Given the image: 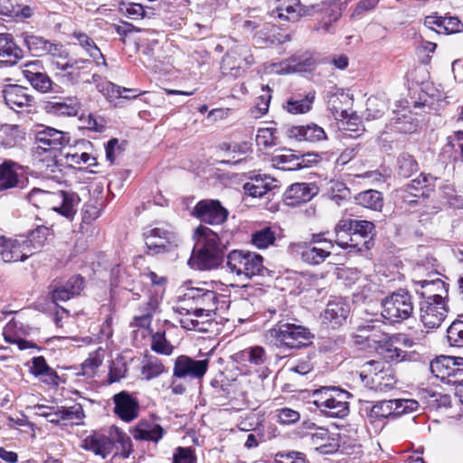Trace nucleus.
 Segmentation results:
<instances>
[{
    "label": "nucleus",
    "mask_w": 463,
    "mask_h": 463,
    "mask_svg": "<svg viewBox=\"0 0 463 463\" xmlns=\"http://www.w3.org/2000/svg\"><path fill=\"white\" fill-rule=\"evenodd\" d=\"M193 238L195 242L191 261L200 270H212L223 262L232 233L228 230H222L218 233L210 227L200 224L194 231Z\"/></svg>",
    "instance_id": "f257e3e1"
},
{
    "label": "nucleus",
    "mask_w": 463,
    "mask_h": 463,
    "mask_svg": "<svg viewBox=\"0 0 463 463\" xmlns=\"http://www.w3.org/2000/svg\"><path fill=\"white\" fill-rule=\"evenodd\" d=\"M335 243L348 252L363 253L374 246L376 227L373 222L341 219L335 227Z\"/></svg>",
    "instance_id": "f03ea898"
},
{
    "label": "nucleus",
    "mask_w": 463,
    "mask_h": 463,
    "mask_svg": "<svg viewBox=\"0 0 463 463\" xmlns=\"http://www.w3.org/2000/svg\"><path fill=\"white\" fill-rule=\"evenodd\" d=\"M26 199L37 209L52 210L67 219H72L77 213L79 195L63 189L49 191L34 187Z\"/></svg>",
    "instance_id": "7ed1b4c3"
},
{
    "label": "nucleus",
    "mask_w": 463,
    "mask_h": 463,
    "mask_svg": "<svg viewBox=\"0 0 463 463\" xmlns=\"http://www.w3.org/2000/svg\"><path fill=\"white\" fill-rule=\"evenodd\" d=\"M142 238L147 256L167 254L178 247L176 232L169 223L156 222L144 227Z\"/></svg>",
    "instance_id": "20e7f679"
},
{
    "label": "nucleus",
    "mask_w": 463,
    "mask_h": 463,
    "mask_svg": "<svg viewBox=\"0 0 463 463\" xmlns=\"http://www.w3.org/2000/svg\"><path fill=\"white\" fill-rule=\"evenodd\" d=\"M207 285L204 282L203 287L187 288L183 295V300L191 306V310H194L196 317H211L219 307L223 308L227 306L226 297L208 288Z\"/></svg>",
    "instance_id": "39448f33"
},
{
    "label": "nucleus",
    "mask_w": 463,
    "mask_h": 463,
    "mask_svg": "<svg viewBox=\"0 0 463 463\" xmlns=\"http://www.w3.org/2000/svg\"><path fill=\"white\" fill-rule=\"evenodd\" d=\"M47 55L57 69L67 71L63 76L71 84L79 83L82 80V71L89 69L91 64L89 59L73 58L61 43H52Z\"/></svg>",
    "instance_id": "423d86ee"
},
{
    "label": "nucleus",
    "mask_w": 463,
    "mask_h": 463,
    "mask_svg": "<svg viewBox=\"0 0 463 463\" xmlns=\"http://www.w3.org/2000/svg\"><path fill=\"white\" fill-rule=\"evenodd\" d=\"M382 316L390 324L409 319L414 310L412 297L405 288H398L382 300Z\"/></svg>",
    "instance_id": "0eeeda50"
},
{
    "label": "nucleus",
    "mask_w": 463,
    "mask_h": 463,
    "mask_svg": "<svg viewBox=\"0 0 463 463\" xmlns=\"http://www.w3.org/2000/svg\"><path fill=\"white\" fill-rule=\"evenodd\" d=\"M226 259L229 271L246 279L262 275L265 269L263 257L253 251L232 250L227 254Z\"/></svg>",
    "instance_id": "6e6552de"
},
{
    "label": "nucleus",
    "mask_w": 463,
    "mask_h": 463,
    "mask_svg": "<svg viewBox=\"0 0 463 463\" xmlns=\"http://www.w3.org/2000/svg\"><path fill=\"white\" fill-rule=\"evenodd\" d=\"M71 141L69 132H64L52 127H46L35 134V146L33 148V158L44 155H61V150Z\"/></svg>",
    "instance_id": "1a4fd4ad"
},
{
    "label": "nucleus",
    "mask_w": 463,
    "mask_h": 463,
    "mask_svg": "<svg viewBox=\"0 0 463 463\" xmlns=\"http://www.w3.org/2000/svg\"><path fill=\"white\" fill-rule=\"evenodd\" d=\"M316 439H329L327 444H321L317 452L323 455L339 452L356 458L363 453L361 444L354 438L346 434L331 433L328 430H321Z\"/></svg>",
    "instance_id": "9d476101"
},
{
    "label": "nucleus",
    "mask_w": 463,
    "mask_h": 463,
    "mask_svg": "<svg viewBox=\"0 0 463 463\" xmlns=\"http://www.w3.org/2000/svg\"><path fill=\"white\" fill-rule=\"evenodd\" d=\"M276 323L265 333L267 343L279 349L289 348V310L285 307L269 310Z\"/></svg>",
    "instance_id": "9b49d317"
},
{
    "label": "nucleus",
    "mask_w": 463,
    "mask_h": 463,
    "mask_svg": "<svg viewBox=\"0 0 463 463\" xmlns=\"http://www.w3.org/2000/svg\"><path fill=\"white\" fill-rule=\"evenodd\" d=\"M85 433L86 435L81 439L80 443V447L83 450L90 452L103 459L113 453L112 425L108 430H92Z\"/></svg>",
    "instance_id": "f8f14e48"
},
{
    "label": "nucleus",
    "mask_w": 463,
    "mask_h": 463,
    "mask_svg": "<svg viewBox=\"0 0 463 463\" xmlns=\"http://www.w3.org/2000/svg\"><path fill=\"white\" fill-rule=\"evenodd\" d=\"M191 215L203 223L221 225L229 216V211L216 199L200 200L193 208Z\"/></svg>",
    "instance_id": "ddd939ff"
},
{
    "label": "nucleus",
    "mask_w": 463,
    "mask_h": 463,
    "mask_svg": "<svg viewBox=\"0 0 463 463\" xmlns=\"http://www.w3.org/2000/svg\"><path fill=\"white\" fill-rule=\"evenodd\" d=\"M158 420L157 415L150 413L131 427L129 433L137 441H146L156 445L166 434V430L158 423Z\"/></svg>",
    "instance_id": "4468645a"
},
{
    "label": "nucleus",
    "mask_w": 463,
    "mask_h": 463,
    "mask_svg": "<svg viewBox=\"0 0 463 463\" xmlns=\"http://www.w3.org/2000/svg\"><path fill=\"white\" fill-rule=\"evenodd\" d=\"M209 368V360H195L188 355L181 354L175 359L173 367V379H198L203 378Z\"/></svg>",
    "instance_id": "2eb2a0df"
},
{
    "label": "nucleus",
    "mask_w": 463,
    "mask_h": 463,
    "mask_svg": "<svg viewBox=\"0 0 463 463\" xmlns=\"http://www.w3.org/2000/svg\"><path fill=\"white\" fill-rule=\"evenodd\" d=\"M113 412L122 421L129 423L138 418L140 404L138 399L128 391H121L112 396Z\"/></svg>",
    "instance_id": "dca6fc26"
},
{
    "label": "nucleus",
    "mask_w": 463,
    "mask_h": 463,
    "mask_svg": "<svg viewBox=\"0 0 463 463\" xmlns=\"http://www.w3.org/2000/svg\"><path fill=\"white\" fill-rule=\"evenodd\" d=\"M449 308L445 300H420V319L428 328H438L448 316Z\"/></svg>",
    "instance_id": "f3484780"
},
{
    "label": "nucleus",
    "mask_w": 463,
    "mask_h": 463,
    "mask_svg": "<svg viewBox=\"0 0 463 463\" xmlns=\"http://www.w3.org/2000/svg\"><path fill=\"white\" fill-rule=\"evenodd\" d=\"M392 402L383 400L377 402L364 401L360 402L359 414L372 425H383L384 420L392 417Z\"/></svg>",
    "instance_id": "a211bd4d"
},
{
    "label": "nucleus",
    "mask_w": 463,
    "mask_h": 463,
    "mask_svg": "<svg viewBox=\"0 0 463 463\" xmlns=\"http://www.w3.org/2000/svg\"><path fill=\"white\" fill-rule=\"evenodd\" d=\"M0 255L5 262L24 261L33 255L24 237L8 239L0 236Z\"/></svg>",
    "instance_id": "6ab92c4d"
},
{
    "label": "nucleus",
    "mask_w": 463,
    "mask_h": 463,
    "mask_svg": "<svg viewBox=\"0 0 463 463\" xmlns=\"http://www.w3.org/2000/svg\"><path fill=\"white\" fill-rule=\"evenodd\" d=\"M2 96L6 106L13 110L24 109L34 104V97L30 90L19 84H5Z\"/></svg>",
    "instance_id": "aec40b11"
},
{
    "label": "nucleus",
    "mask_w": 463,
    "mask_h": 463,
    "mask_svg": "<svg viewBox=\"0 0 463 463\" xmlns=\"http://www.w3.org/2000/svg\"><path fill=\"white\" fill-rule=\"evenodd\" d=\"M24 166L13 160H5L0 164V191L13 188H24L28 178H24Z\"/></svg>",
    "instance_id": "412c9836"
},
{
    "label": "nucleus",
    "mask_w": 463,
    "mask_h": 463,
    "mask_svg": "<svg viewBox=\"0 0 463 463\" xmlns=\"http://www.w3.org/2000/svg\"><path fill=\"white\" fill-rule=\"evenodd\" d=\"M22 74L30 85L42 94L52 92L57 86L47 72L40 70L38 61L26 63L22 70Z\"/></svg>",
    "instance_id": "4be33fe9"
},
{
    "label": "nucleus",
    "mask_w": 463,
    "mask_h": 463,
    "mask_svg": "<svg viewBox=\"0 0 463 463\" xmlns=\"http://www.w3.org/2000/svg\"><path fill=\"white\" fill-rule=\"evenodd\" d=\"M84 288V279L80 275L71 276L63 285H51L49 296L57 304L59 301H68L77 297Z\"/></svg>",
    "instance_id": "5701e85b"
},
{
    "label": "nucleus",
    "mask_w": 463,
    "mask_h": 463,
    "mask_svg": "<svg viewBox=\"0 0 463 463\" xmlns=\"http://www.w3.org/2000/svg\"><path fill=\"white\" fill-rule=\"evenodd\" d=\"M350 315V305L342 298L331 300L322 315L323 324L333 329L342 326Z\"/></svg>",
    "instance_id": "b1692460"
},
{
    "label": "nucleus",
    "mask_w": 463,
    "mask_h": 463,
    "mask_svg": "<svg viewBox=\"0 0 463 463\" xmlns=\"http://www.w3.org/2000/svg\"><path fill=\"white\" fill-rule=\"evenodd\" d=\"M61 155H44L39 158H33V165L46 178L56 181L61 184L64 182L62 165L59 164L58 157Z\"/></svg>",
    "instance_id": "393cba45"
},
{
    "label": "nucleus",
    "mask_w": 463,
    "mask_h": 463,
    "mask_svg": "<svg viewBox=\"0 0 463 463\" xmlns=\"http://www.w3.org/2000/svg\"><path fill=\"white\" fill-rule=\"evenodd\" d=\"M436 177L420 173L416 178L402 185L398 192L415 194L418 198H429L435 190Z\"/></svg>",
    "instance_id": "a878e982"
},
{
    "label": "nucleus",
    "mask_w": 463,
    "mask_h": 463,
    "mask_svg": "<svg viewBox=\"0 0 463 463\" xmlns=\"http://www.w3.org/2000/svg\"><path fill=\"white\" fill-rule=\"evenodd\" d=\"M416 285L420 286V289H416L417 294L420 297L421 300L437 301L445 300L448 298L449 284L445 283L440 279L433 280H420L416 282Z\"/></svg>",
    "instance_id": "bb28decb"
},
{
    "label": "nucleus",
    "mask_w": 463,
    "mask_h": 463,
    "mask_svg": "<svg viewBox=\"0 0 463 463\" xmlns=\"http://www.w3.org/2000/svg\"><path fill=\"white\" fill-rule=\"evenodd\" d=\"M43 109L58 117H75L80 109V102L76 97H66L62 101L47 100L43 102Z\"/></svg>",
    "instance_id": "cd10ccee"
},
{
    "label": "nucleus",
    "mask_w": 463,
    "mask_h": 463,
    "mask_svg": "<svg viewBox=\"0 0 463 463\" xmlns=\"http://www.w3.org/2000/svg\"><path fill=\"white\" fill-rule=\"evenodd\" d=\"M453 355H439L433 359L430 364V369L432 374L442 382H450L451 377L457 376V370Z\"/></svg>",
    "instance_id": "c85d7f7f"
},
{
    "label": "nucleus",
    "mask_w": 463,
    "mask_h": 463,
    "mask_svg": "<svg viewBox=\"0 0 463 463\" xmlns=\"http://www.w3.org/2000/svg\"><path fill=\"white\" fill-rule=\"evenodd\" d=\"M233 360L243 366H260L265 364L268 356L264 347L250 346L233 354Z\"/></svg>",
    "instance_id": "c756f323"
},
{
    "label": "nucleus",
    "mask_w": 463,
    "mask_h": 463,
    "mask_svg": "<svg viewBox=\"0 0 463 463\" xmlns=\"http://www.w3.org/2000/svg\"><path fill=\"white\" fill-rule=\"evenodd\" d=\"M291 138L299 142L315 143L327 139V136L323 128L310 123L305 126H291Z\"/></svg>",
    "instance_id": "7c9ffc66"
},
{
    "label": "nucleus",
    "mask_w": 463,
    "mask_h": 463,
    "mask_svg": "<svg viewBox=\"0 0 463 463\" xmlns=\"http://www.w3.org/2000/svg\"><path fill=\"white\" fill-rule=\"evenodd\" d=\"M274 179L264 175H254L250 178L243 185V189L246 194L254 198H261L273 188L276 187L273 184Z\"/></svg>",
    "instance_id": "2f4dec72"
},
{
    "label": "nucleus",
    "mask_w": 463,
    "mask_h": 463,
    "mask_svg": "<svg viewBox=\"0 0 463 463\" xmlns=\"http://www.w3.org/2000/svg\"><path fill=\"white\" fill-rule=\"evenodd\" d=\"M112 431L113 451L117 449L114 457H119L123 459L128 458L134 452L131 438L117 425H112Z\"/></svg>",
    "instance_id": "473e14b6"
},
{
    "label": "nucleus",
    "mask_w": 463,
    "mask_h": 463,
    "mask_svg": "<svg viewBox=\"0 0 463 463\" xmlns=\"http://www.w3.org/2000/svg\"><path fill=\"white\" fill-rule=\"evenodd\" d=\"M71 37L77 40L78 44L92 58L96 65H107L106 59L100 49L87 33L80 31H74L71 33Z\"/></svg>",
    "instance_id": "72a5a7b5"
},
{
    "label": "nucleus",
    "mask_w": 463,
    "mask_h": 463,
    "mask_svg": "<svg viewBox=\"0 0 463 463\" xmlns=\"http://www.w3.org/2000/svg\"><path fill=\"white\" fill-rule=\"evenodd\" d=\"M318 193V187L315 183L291 184V207L306 203Z\"/></svg>",
    "instance_id": "f704fd0d"
},
{
    "label": "nucleus",
    "mask_w": 463,
    "mask_h": 463,
    "mask_svg": "<svg viewBox=\"0 0 463 463\" xmlns=\"http://www.w3.org/2000/svg\"><path fill=\"white\" fill-rule=\"evenodd\" d=\"M167 372L168 368L156 356L146 355L141 363L140 374L146 381H151Z\"/></svg>",
    "instance_id": "c9c22d12"
},
{
    "label": "nucleus",
    "mask_w": 463,
    "mask_h": 463,
    "mask_svg": "<svg viewBox=\"0 0 463 463\" xmlns=\"http://www.w3.org/2000/svg\"><path fill=\"white\" fill-rule=\"evenodd\" d=\"M317 59L315 53L310 51H297L291 54V73H310L316 68Z\"/></svg>",
    "instance_id": "e433bc0d"
},
{
    "label": "nucleus",
    "mask_w": 463,
    "mask_h": 463,
    "mask_svg": "<svg viewBox=\"0 0 463 463\" xmlns=\"http://www.w3.org/2000/svg\"><path fill=\"white\" fill-rule=\"evenodd\" d=\"M179 313L182 316L180 318L181 326L186 330H194L198 332H209L210 326L213 324L212 318H207L205 321H199L200 317L194 315V310L179 307Z\"/></svg>",
    "instance_id": "4c0bfd02"
},
{
    "label": "nucleus",
    "mask_w": 463,
    "mask_h": 463,
    "mask_svg": "<svg viewBox=\"0 0 463 463\" xmlns=\"http://www.w3.org/2000/svg\"><path fill=\"white\" fill-rule=\"evenodd\" d=\"M54 415L61 416L63 421H68L71 425L80 426L84 424L86 414L83 406L80 403H74L71 406H58Z\"/></svg>",
    "instance_id": "58836bf2"
},
{
    "label": "nucleus",
    "mask_w": 463,
    "mask_h": 463,
    "mask_svg": "<svg viewBox=\"0 0 463 463\" xmlns=\"http://www.w3.org/2000/svg\"><path fill=\"white\" fill-rule=\"evenodd\" d=\"M354 201L358 205L376 212H381L384 204L383 194L374 189L360 192Z\"/></svg>",
    "instance_id": "ea45409f"
},
{
    "label": "nucleus",
    "mask_w": 463,
    "mask_h": 463,
    "mask_svg": "<svg viewBox=\"0 0 463 463\" xmlns=\"http://www.w3.org/2000/svg\"><path fill=\"white\" fill-rule=\"evenodd\" d=\"M342 397L334 396L333 399L320 402V406H323L322 415L330 418H345L349 413V402L342 401Z\"/></svg>",
    "instance_id": "a19ab883"
},
{
    "label": "nucleus",
    "mask_w": 463,
    "mask_h": 463,
    "mask_svg": "<svg viewBox=\"0 0 463 463\" xmlns=\"http://www.w3.org/2000/svg\"><path fill=\"white\" fill-rule=\"evenodd\" d=\"M419 163L408 152L399 154L395 161V172L401 178H409L419 171Z\"/></svg>",
    "instance_id": "79ce46f5"
},
{
    "label": "nucleus",
    "mask_w": 463,
    "mask_h": 463,
    "mask_svg": "<svg viewBox=\"0 0 463 463\" xmlns=\"http://www.w3.org/2000/svg\"><path fill=\"white\" fill-rule=\"evenodd\" d=\"M324 10L325 8L321 5L310 3L308 0H291V22L298 21L302 17L312 16L315 13Z\"/></svg>",
    "instance_id": "37998d69"
},
{
    "label": "nucleus",
    "mask_w": 463,
    "mask_h": 463,
    "mask_svg": "<svg viewBox=\"0 0 463 463\" xmlns=\"http://www.w3.org/2000/svg\"><path fill=\"white\" fill-rule=\"evenodd\" d=\"M315 335L308 327L291 323V351L308 347Z\"/></svg>",
    "instance_id": "c03bdc74"
},
{
    "label": "nucleus",
    "mask_w": 463,
    "mask_h": 463,
    "mask_svg": "<svg viewBox=\"0 0 463 463\" xmlns=\"http://www.w3.org/2000/svg\"><path fill=\"white\" fill-rule=\"evenodd\" d=\"M0 56L13 63L23 57L22 49L16 45L9 33H0Z\"/></svg>",
    "instance_id": "a18cd8bd"
},
{
    "label": "nucleus",
    "mask_w": 463,
    "mask_h": 463,
    "mask_svg": "<svg viewBox=\"0 0 463 463\" xmlns=\"http://www.w3.org/2000/svg\"><path fill=\"white\" fill-rule=\"evenodd\" d=\"M51 234L52 229L44 225H38L34 230L29 232L24 240L28 247L33 250V255L41 250Z\"/></svg>",
    "instance_id": "49530a36"
},
{
    "label": "nucleus",
    "mask_w": 463,
    "mask_h": 463,
    "mask_svg": "<svg viewBox=\"0 0 463 463\" xmlns=\"http://www.w3.org/2000/svg\"><path fill=\"white\" fill-rule=\"evenodd\" d=\"M321 156L317 153H304L291 149V172L310 168L319 163Z\"/></svg>",
    "instance_id": "de8ad7c7"
},
{
    "label": "nucleus",
    "mask_w": 463,
    "mask_h": 463,
    "mask_svg": "<svg viewBox=\"0 0 463 463\" xmlns=\"http://www.w3.org/2000/svg\"><path fill=\"white\" fill-rule=\"evenodd\" d=\"M421 399L430 410H439L451 406V397L449 394L436 392L432 390H423Z\"/></svg>",
    "instance_id": "09e8293b"
},
{
    "label": "nucleus",
    "mask_w": 463,
    "mask_h": 463,
    "mask_svg": "<svg viewBox=\"0 0 463 463\" xmlns=\"http://www.w3.org/2000/svg\"><path fill=\"white\" fill-rule=\"evenodd\" d=\"M24 43L31 54L35 57L46 56L52 43L43 36L34 34L26 35Z\"/></svg>",
    "instance_id": "8fccbe9b"
},
{
    "label": "nucleus",
    "mask_w": 463,
    "mask_h": 463,
    "mask_svg": "<svg viewBox=\"0 0 463 463\" xmlns=\"http://www.w3.org/2000/svg\"><path fill=\"white\" fill-rule=\"evenodd\" d=\"M150 348L158 354L169 356L174 352V345L165 335V331H157L153 333L150 337Z\"/></svg>",
    "instance_id": "3c124183"
},
{
    "label": "nucleus",
    "mask_w": 463,
    "mask_h": 463,
    "mask_svg": "<svg viewBox=\"0 0 463 463\" xmlns=\"http://www.w3.org/2000/svg\"><path fill=\"white\" fill-rule=\"evenodd\" d=\"M447 342L452 347H463V314L450 324L446 332Z\"/></svg>",
    "instance_id": "603ef678"
},
{
    "label": "nucleus",
    "mask_w": 463,
    "mask_h": 463,
    "mask_svg": "<svg viewBox=\"0 0 463 463\" xmlns=\"http://www.w3.org/2000/svg\"><path fill=\"white\" fill-rule=\"evenodd\" d=\"M128 371V364L123 357L118 356L111 360L109 365L107 383L110 385L120 382L122 379L126 378Z\"/></svg>",
    "instance_id": "864d4df0"
},
{
    "label": "nucleus",
    "mask_w": 463,
    "mask_h": 463,
    "mask_svg": "<svg viewBox=\"0 0 463 463\" xmlns=\"http://www.w3.org/2000/svg\"><path fill=\"white\" fill-rule=\"evenodd\" d=\"M2 8L6 15L15 18H30L33 15V9L29 5L17 1L6 0L2 3Z\"/></svg>",
    "instance_id": "5fc2aeb1"
},
{
    "label": "nucleus",
    "mask_w": 463,
    "mask_h": 463,
    "mask_svg": "<svg viewBox=\"0 0 463 463\" xmlns=\"http://www.w3.org/2000/svg\"><path fill=\"white\" fill-rule=\"evenodd\" d=\"M271 98L270 88L262 86V94L257 97L255 105L250 109V115L255 118L264 116L269 111Z\"/></svg>",
    "instance_id": "6e6d98bb"
},
{
    "label": "nucleus",
    "mask_w": 463,
    "mask_h": 463,
    "mask_svg": "<svg viewBox=\"0 0 463 463\" xmlns=\"http://www.w3.org/2000/svg\"><path fill=\"white\" fill-rule=\"evenodd\" d=\"M331 255V250L307 247L301 252V260L310 265H318Z\"/></svg>",
    "instance_id": "4d7b16f0"
},
{
    "label": "nucleus",
    "mask_w": 463,
    "mask_h": 463,
    "mask_svg": "<svg viewBox=\"0 0 463 463\" xmlns=\"http://www.w3.org/2000/svg\"><path fill=\"white\" fill-rule=\"evenodd\" d=\"M275 232L270 227H265L251 234L250 241L258 249H266L275 241Z\"/></svg>",
    "instance_id": "13d9d810"
},
{
    "label": "nucleus",
    "mask_w": 463,
    "mask_h": 463,
    "mask_svg": "<svg viewBox=\"0 0 463 463\" xmlns=\"http://www.w3.org/2000/svg\"><path fill=\"white\" fill-rule=\"evenodd\" d=\"M387 106L384 100L376 97H371L366 101V109L364 112L367 120L380 118L385 113Z\"/></svg>",
    "instance_id": "bf43d9fd"
},
{
    "label": "nucleus",
    "mask_w": 463,
    "mask_h": 463,
    "mask_svg": "<svg viewBox=\"0 0 463 463\" xmlns=\"http://www.w3.org/2000/svg\"><path fill=\"white\" fill-rule=\"evenodd\" d=\"M103 356L99 350L92 352L81 364V374L86 377H93L98 368L102 364Z\"/></svg>",
    "instance_id": "052dcab7"
},
{
    "label": "nucleus",
    "mask_w": 463,
    "mask_h": 463,
    "mask_svg": "<svg viewBox=\"0 0 463 463\" xmlns=\"http://www.w3.org/2000/svg\"><path fill=\"white\" fill-rule=\"evenodd\" d=\"M317 425L309 419H306L299 423L291 425V439H302L306 437L312 438L317 429Z\"/></svg>",
    "instance_id": "680f3d73"
},
{
    "label": "nucleus",
    "mask_w": 463,
    "mask_h": 463,
    "mask_svg": "<svg viewBox=\"0 0 463 463\" xmlns=\"http://www.w3.org/2000/svg\"><path fill=\"white\" fill-rule=\"evenodd\" d=\"M393 411L392 418L402 416L406 413L412 412L418 409L419 402L415 400L411 399H395L390 400Z\"/></svg>",
    "instance_id": "e2e57ef3"
},
{
    "label": "nucleus",
    "mask_w": 463,
    "mask_h": 463,
    "mask_svg": "<svg viewBox=\"0 0 463 463\" xmlns=\"http://www.w3.org/2000/svg\"><path fill=\"white\" fill-rule=\"evenodd\" d=\"M146 91H142L138 89H127L124 87L118 86L113 83H109L108 85V94L111 98H123L127 99H136L143 94Z\"/></svg>",
    "instance_id": "0e129e2a"
},
{
    "label": "nucleus",
    "mask_w": 463,
    "mask_h": 463,
    "mask_svg": "<svg viewBox=\"0 0 463 463\" xmlns=\"http://www.w3.org/2000/svg\"><path fill=\"white\" fill-rule=\"evenodd\" d=\"M373 383H377L376 386H373V389L383 390L384 388L392 389L393 388L396 380L391 369L383 370V368L379 369V373L374 374V377L372 379Z\"/></svg>",
    "instance_id": "69168bd1"
},
{
    "label": "nucleus",
    "mask_w": 463,
    "mask_h": 463,
    "mask_svg": "<svg viewBox=\"0 0 463 463\" xmlns=\"http://www.w3.org/2000/svg\"><path fill=\"white\" fill-rule=\"evenodd\" d=\"M119 10L124 15L132 20L142 19L146 16L145 6L140 3H122Z\"/></svg>",
    "instance_id": "338daca9"
},
{
    "label": "nucleus",
    "mask_w": 463,
    "mask_h": 463,
    "mask_svg": "<svg viewBox=\"0 0 463 463\" xmlns=\"http://www.w3.org/2000/svg\"><path fill=\"white\" fill-rule=\"evenodd\" d=\"M172 463H197L194 449L181 446L175 448Z\"/></svg>",
    "instance_id": "774afa93"
}]
</instances>
